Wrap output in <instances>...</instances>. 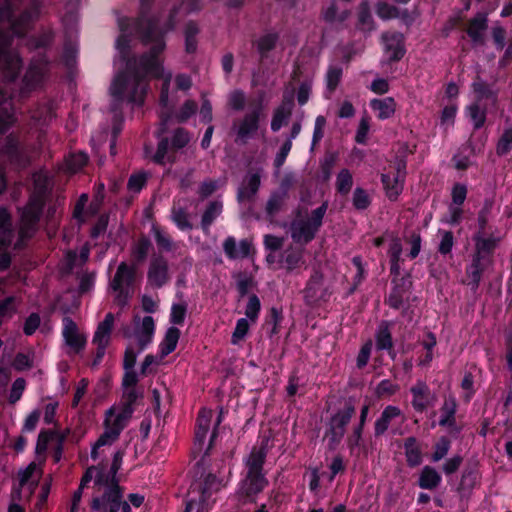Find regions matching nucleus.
Masks as SVG:
<instances>
[{
  "label": "nucleus",
  "mask_w": 512,
  "mask_h": 512,
  "mask_svg": "<svg viewBox=\"0 0 512 512\" xmlns=\"http://www.w3.org/2000/svg\"><path fill=\"white\" fill-rule=\"evenodd\" d=\"M221 420L220 414L204 454L191 471L192 481L187 493L184 512H208L212 496L226 486L220 476L224 460L221 459L214 464H208L210 451L218 436L217 426L221 423Z\"/></svg>",
  "instance_id": "1"
},
{
  "label": "nucleus",
  "mask_w": 512,
  "mask_h": 512,
  "mask_svg": "<svg viewBox=\"0 0 512 512\" xmlns=\"http://www.w3.org/2000/svg\"><path fill=\"white\" fill-rule=\"evenodd\" d=\"M135 19L130 17H118L117 23L120 30V35L116 40V49L119 53V60L124 65L125 72L128 75L133 76V89L129 95V100L134 102H143V94H138V89L140 86L141 75L138 71L137 67V58L131 55V35L133 32L138 35Z\"/></svg>",
  "instance_id": "2"
},
{
  "label": "nucleus",
  "mask_w": 512,
  "mask_h": 512,
  "mask_svg": "<svg viewBox=\"0 0 512 512\" xmlns=\"http://www.w3.org/2000/svg\"><path fill=\"white\" fill-rule=\"evenodd\" d=\"M141 42L144 45H150L147 52L143 53L139 59H137L138 71L141 75L140 86L138 94L143 93V101L145 100L146 87L143 85V80L146 75L154 78H161L164 72V67L159 56L166 49V40L162 39L161 34L155 36L151 32L146 31L145 33L137 32Z\"/></svg>",
  "instance_id": "3"
},
{
  "label": "nucleus",
  "mask_w": 512,
  "mask_h": 512,
  "mask_svg": "<svg viewBox=\"0 0 512 512\" xmlns=\"http://www.w3.org/2000/svg\"><path fill=\"white\" fill-rule=\"evenodd\" d=\"M263 463L243 459V471L237 484L236 494L242 504H256L257 497L269 485Z\"/></svg>",
  "instance_id": "4"
},
{
  "label": "nucleus",
  "mask_w": 512,
  "mask_h": 512,
  "mask_svg": "<svg viewBox=\"0 0 512 512\" xmlns=\"http://www.w3.org/2000/svg\"><path fill=\"white\" fill-rule=\"evenodd\" d=\"M153 2L154 0H140L139 13L135 21L136 30L142 33L149 31L155 36L161 34L162 39L166 40V35L176 28L180 6L174 5L169 11L167 20L161 25L160 17L151 15Z\"/></svg>",
  "instance_id": "5"
},
{
  "label": "nucleus",
  "mask_w": 512,
  "mask_h": 512,
  "mask_svg": "<svg viewBox=\"0 0 512 512\" xmlns=\"http://www.w3.org/2000/svg\"><path fill=\"white\" fill-rule=\"evenodd\" d=\"M46 206L43 192L32 193L23 207H18L19 238L22 241L30 240L39 229V224Z\"/></svg>",
  "instance_id": "6"
},
{
  "label": "nucleus",
  "mask_w": 512,
  "mask_h": 512,
  "mask_svg": "<svg viewBox=\"0 0 512 512\" xmlns=\"http://www.w3.org/2000/svg\"><path fill=\"white\" fill-rule=\"evenodd\" d=\"M356 413L354 400L349 398L342 408L337 409L326 421L324 439L327 440V448L330 451L337 449L341 443L347 426Z\"/></svg>",
  "instance_id": "7"
},
{
  "label": "nucleus",
  "mask_w": 512,
  "mask_h": 512,
  "mask_svg": "<svg viewBox=\"0 0 512 512\" xmlns=\"http://www.w3.org/2000/svg\"><path fill=\"white\" fill-rule=\"evenodd\" d=\"M328 209V202L324 201L319 207L312 210L306 220H294L290 226L291 238L295 243H310L323 225V219Z\"/></svg>",
  "instance_id": "8"
},
{
  "label": "nucleus",
  "mask_w": 512,
  "mask_h": 512,
  "mask_svg": "<svg viewBox=\"0 0 512 512\" xmlns=\"http://www.w3.org/2000/svg\"><path fill=\"white\" fill-rule=\"evenodd\" d=\"M136 277V267L121 262L116 273L109 283L110 288L115 292L114 302L121 308L128 305L134 294V281Z\"/></svg>",
  "instance_id": "9"
},
{
  "label": "nucleus",
  "mask_w": 512,
  "mask_h": 512,
  "mask_svg": "<svg viewBox=\"0 0 512 512\" xmlns=\"http://www.w3.org/2000/svg\"><path fill=\"white\" fill-rule=\"evenodd\" d=\"M12 43L13 37L8 31L0 28V67L9 82H14L19 77L23 66L21 56L10 50Z\"/></svg>",
  "instance_id": "10"
},
{
  "label": "nucleus",
  "mask_w": 512,
  "mask_h": 512,
  "mask_svg": "<svg viewBox=\"0 0 512 512\" xmlns=\"http://www.w3.org/2000/svg\"><path fill=\"white\" fill-rule=\"evenodd\" d=\"M133 89V76L128 75L125 71H119L110 86V94L112 96L111 111L114 113L115 118L121 112V105L126 100L129 103L138 106L143 105L144 102H134L129 100V95Z\"/></svg>",
  "instance_id": "11"
},
{
  "label": "nucleus",
  "mask_w": 512,
  "mask_h": 512,
  "mask_svg": "<svg viewBox=\"0 0 512 512\" xmlns=\"http://www.w3.org/2000/svg\"><path fill=\"white\" fill-rule=\"evenodd\" d=\"M381 43L386 55V58L382 60V64L392 65L399 62L407 52L405 35L399 31L383 32Z\"/></svg>",
  "instance_id": "12"
},
{
  "label": "nucleus",
  "mask_w": 512,
  "mask_h": 512,
  "mask_svg": "<svg viewBox=\"0 0 512 512\" xmlns=\"http://www.w3.org/2000/svg\"><path fill=\"white\" fill-rule=\"evenodd\" d=\"M263 105L262 98H260L254 105L253 109L246 113L243 118L239 121L236 128V142L245 144L253 137L258 131L260 126V119L262 116Z\"/></svg>",
  "instance_id": "13"
},
{
  "label": "nucleus",
  "mask_w": 512,
  "mask_h": 512,
  "mask_svg": "<svg viewBox=\"0 0 512 512\" xmlns=\"http://www.w3.org/2000/svg\"><path fill=\"white\" fill-rule=\"evenodd\" d=\"M1 153L16 168H26L30 164V157L26 147L20 142L18 135L15 133H10L6 136L1 146Z\"/></svg>",
  "instance_id": "14"
},
{
  "label": "nucleus",
  "mask_w": 512,
  "mask_h": 512,
  "mask_svg": "<svg viewBox=\"0 0 512 512\" xmlns=\"http://www.w3.org/2000/svg\"><path fill=\"white\" fill-rule=\"evenodd\" d=\"M49 65L50 60L46 53H39L35 56L23 76L24 88L32 91L40 86L49 70Z\"/></svg>",
  "instance_id": "15"
},
{
  "label": "nucleus",
  "mask_w": 512,
  "mask_h": 512,
  "mask_svg": "<svg viewBox=\"0 0 512 512\" xmlns=\"http://www.w3.org/2000/svg\"><path fill=\"white\" fill-rule=\"evenodd\" d=\"M38 9L36 7L26 8L17 16L15 13L9 23V34L12 37L23 38L33 27L34 21L38 17Z\"/></svg>",
  "instance_id": "16"
},
{
  "label": "nucleus",
  "mask_w": 512,
  "mask_h": 512,
  "mask_svg": "<svg viewBox=\"0 0 512 512\" xmlns=\"http://www.w3.org/2000/svg\"><path fill=\"white\" fill-rule=\"evenodd\" d=\"M124 496V488L104 489L100 496H94L90 508L95 512H116L119 501Z\"/></svg>",
  "instance_id": "17"
},
{
  "label": "nucleus",
  "mask_w": 512,
  "mask_h": 512,
  "mask_svg": "<svg viewBox=\"0 0 512 512\" xmlns=\"http://www.w3.org/2000/svg\"><path fill=\"white\" fill-rule=\"evenodd\" d=\"M170 279L168 261L162 255L153 256L147 272L148 283L154 288H162Z\"/></svg>",
  "instance_id": "18"
},
{
  "label": "nucleus",
  "mask_w": 512,
  "mask_h": 512,
  "mask_svg": "<svg viewBox=\"0 0 512 512\" xmlns=\"http://www.w3.org/2000/svg\"><path fill=\"white\" fill-rule=\"evenodd\" d=\"M409 391L412 395L411 405L417 413H423L433 406L435 396L425 381L418 380Z\"/></svg>",
  "instance_id": "19"
},
{
  "label": "nucleus",
  "mask_w": 512,
  "mask_h": 512,
  "mask_svg": "<svg viewBox=\"0 0 512 512\" xmlns=\"http://www.w3.org/2000/svg\"><path fill=\"white\" fill-rule=\"evenodd\" d=\"M458 409V402L456 397L450 393L445 395L443 403L440 407L439 426L448 428L451 432L459 433L461 428L456 423V413Z\"/></svg>",
  "instance_id": "20"
},
{
  "label": "nucleus",
  "mask_w": 512,
  "mask_h": 512,
  "mask_svg": "<svg viewBox=\"0 0 512 512\" xmlns=\"http://www.w3.org/2000/svg\"><path fill=\"white\" fill-rule=\"evenodd\" d=\"M63 326L62 335L65 343L74 353H80L86 346V337L78 333V327L70 317L66 316L63 318Z\"/></svg>",
  "instance_id": "21"
},
{
  "label": "nucleus",
  "mask_w": 512,
  "mask_h": 512,
  "mask_svg": "<svg viewBox=\"0 0 512 512\" xmlns=\"http://www.w3.org/2000/svg\"><path fill=\"white\" fill-rule=\"evenodd\" d=\"M394 284L390 290L386 300L390 308L399 310L403 307L405 296L412 287V282L409 280V275L402 276L397 280H392Z\"/></svg>",
  "instance_id": "22"
},
{
  "label": "nucleus",
  "mask_w": 512,
  "mask_h": 512,
  "mask_svg": "<svg viewBox=\"0 0 512 512\" xmlns=\"http://www.w3.org/2000/svg\"><path fill=\"white\" fill-rule=\"evenodd\" d=\"M132 415L120 409L116 414V408L110 407L105 413L104 428L111 431V434L118 437L127 426Z\"/></svg>",
  "instance_id": "23"
},
{
  "label": "nucleus",
  "mask_w": 512,
  "mask_h": 512,
  "mask_svg": "<svg viewBox=\"0 0 512 512\" xmlns=\"http://www.w3.org/2000/svg\"><path fill=\"white\" fill-rule=\"evenodd\" d=\"M488 28V17L484 12H478L473 18L469 20L466 29L467 35L475 45H484L485 37L484 32Z\"/></svg>",
  "instance_id": "24"
},
{
  "label": "nucleus",
  "mask_w": 512,
  "mask_h": 512,
  "mask_svg": "<svg viewBox=\"0 0 512 512\" xmlns=\"http://www.w3.org/2000/svg\"><path fill=\"white\" fill-rule=\"evenodd\" d=\"M471 89L474 93L475 101L479 104H484L483 101H489L492 105L498 102V89H495L492 84L477 77L471 84Z\"/></svg>",
  "instance_id": "25"
},
{
  "label": "nucleus",
  "mask_w": 512,
  "mask_h": 512,
  "mask_svg": "<svg viewBox=\"0 0 512 512\" xmlns=\"http://www.w3.org/2000/svg\"><path fill=\"white\" fill-rule=\"evenodd\" d=\"M223 250L226 257L230 260L249 257L252 250V243L247 239H242L237 248L236 239L228 236L223 242Z\"/></svg>",
  "instance_id": "26"
},
{
  "label": "nucleus",
  "mask_w": 512,
  "mask_h": 512,
  "mask_svg": "<svg viewBox=\"0 0 512 512\" xmlns=\"http://www.w3.org/2000/svg\"><path fill=\"white\" fill-rule=\"evenodd\" d=\"M400 416H402V411L399 407L387 405L374 423V436L376 438L383 436L392 421Z\"/></svg>",
  "instance_id": "27"
},
{
  "label": "nucleus",
  "mask_w": 512,
  "mask_h": 512,
  "mask_svg": "<svg viewBox=\"0 0 512 512\" xmlns=\"http://www.w3.org/2000/svg\"><path fill=\"white\" fill-rule=\"evenodd\" d=\"M261 185V177L259 173L250 174L238 188L237 201L243 203L252 201L259 191Z\"/></svg>",
  "instance_id": "28"
},
{
  "label": "nucleus",
  "mask_w": 512,
  "mask_h": 512,
  "mask_svg": "<svg viewBox=\"0 0 512 512\" xmlns=\"http://www.w3.org/2000/svg\"><path fill=\"white\" fill-rule=\"evenodd\" d=\"M403 448L408 467L415 468L422 464L423 453L421 445L416 437L409 436L405 438Z\"/></svg>",
  "instance_id": "29"
},
{
  "label": "nucleus",
  "mask_w": 512,
  "mask_h": 512,
  "mask_svg": "<svg viewBox=\"0 0 512 512\" xmlns=\"http://www.w3.org/2000/svg\"><path fill=\"white\" fill-rule=\"evenodd\" d=\"M473 241L475 242V254L473 257H478L482 261L494 253L499 239L493 235L485 237L484 235L474 234Z\"/></svg>",
  "instance_id": "30"
},
{
  "label": "nucleus",
  "mask_w": 512,
  "mask_h": 512,
  "mask_svg": "<svg viewBox=\"0 0 512 512\" xmlns=\"http://www.w3.org/2000/svg\"><path fill=\"white\" fill-rule=\"evenodd\" d=\"M210 421L211 416L205 410L199 412L195 425L194 452L202 450L210 428Z\"/></svg>",
  "instance_id": "31"
},
{
  "label": "nucleus",
  "mask_w": 512,
  "mask_h": 512,
  "mask_svg": "<svg viewBox=\"0 0 512 512\" xmlns=\"http://www.w3.org/2000/svg\"><path fill=\"white\" fill-rule=\"evenodd\" d=\"M442 482L441 474L432 466L426 465L422 468L417 485L424 490H435Z\"/></svg>",
  "instance_id": "32"
},
{
  "label": "nucleus",
  "mask_w": 512,
  "mask_h": 512,
  "mask_svg": "<svg viewBox=\"0 0 512 512\" xmlns=\"http://www.w3.org/2000/svg\"><path fill=\"white\" fill-rule=\"evenodd\" d=\"M322 284L323 274L319 271H314L304 289V299L307 304L316 303L321 299L320 289Z\"/></svg>",
  "instance_id": "33"
},
{
  "label": "nucleus",
  "mask_w": 512,
  "mask_h": 512,
  "mask_svg": "<svg viewBox=\"0 0 512 512\" xmlns=\"http://www.w3.org/2000/svg\"><path fill=\"white\" fill-rule=\"evenodd\" d=\"M114 320L115 318L113 313L109 312L105 315L104 320L98 324L96 331L93 335V344H103L107 346L109 345Z\"/></svg>",
  "instance_id": "34"
},
{
  "label": "nucleus",
  "mask_w": 512,
  "mask_h": 512,
  "mask_svg": "<svg viewBox=\"0 0 512 512\" xmlns=\"http://www.w3.org/2000/svg\"><path fill=\"white\" fill-rule=\"evenodd\" d=\"M369 105L374 112H377V118L380 120L389 119L396 111V101L393 97L374 98Z\"/></svg>",
  "instance_id": "35"
},
{
  "label": "nucleus",
  "mask_w": 512,
  "mask_h": 512,
  "mask_svg": "<svg viewBox=\"0 0 512 512\" xmlns=\"http://www.w3.org/2000/svg\"><path fill=\"white\" fill-rule=\"evenodd\" d=\"M222 211L223 202L221 200H213L208 203L202 214L200 222V227L204 233H208L210 231L211 225L217 217L221 215Z\"/></svg>",
  "instance_id": "36"
},
{
  "label": "nucleus",
  "mask_w": 512,
  "mask_h": 512,
  "mask_svg": "<svg viewBox=\"0 0 512 512\" xmlns=\"http://www.w3.org/2000/svg\"><path fill=\"white\" fill-rule=\"evenodd\" d=\"M381 183L390 201H396L404 188V181L391 175V173L381 174Z\"/></svg>",
  "instance_id": "37"
},
{
  "label": "nucleus",
  "mask_w": 512,
  "mask_h": 512,
  "mask_svg": "<svg viewBox=\"0 0 512 512\" xmlns=\"http://www.w3.org/2000/svg\"><path fill=\"white\" fill-rule=\"evenodd\" d=\"M394 344L390 324L388 321H381L375 332V347L377 351L392 348Z\"/></svg>",
  "instance_id": "38"
},
{
  "label": "nucleus",
  "mask_w": 512,
  "mask_h": 512,
  "mask_svg": "<svg viewBox=\"0 0 512 512\" xmlns=\"http://www.w3.org/2000/svg\"><path fill=\"white\" fill-rule=\"evenodd\" d=\"M200 28L196 21L189 20L184 27V47L187 54H195L198 48L197 36Z\"/></svg>",
  "instance_id": "39"
},
{
  "label": "nucleus",
  "mask_w": 512,
  "mask_h": 512,
  "mask_svg": "<svg viewBox=\"0 0 512 512\" xmlns=\"http://www.w3.org/2000/svg\"><path fill=\"white\" fill-rule=\"evenodd\" d=\"M180 335V330L175 326L169 327L166 330L165 336L159 344V352L161 357H166L174 352L177 347Z\"/></svg>",
  "instance_id": "40"
},
{
  "label": "nucleus",
  "mask_w": 512,
  "mask_h": 512,
  "mask_svg": "<svg viewBox=\"0 0 512 512\" xmlns=\"http://www.w3.org/2000/svg\"><path fill=\"white\" fill-rule=\"evenodd\" d=\"M158 144L156 152L151 157V160L160 166H164L166 162H169L170 164H173L175 162V156L169 155L168 151L171 146L170 140L168 137H161L158 138Z\"/></svg>",
  "instance_id": "41"
},
{
  "label": "nucleus",
  "mask_w": 512,
  "mask_h": 512,
  "mask_svg": "<svg viewBox=\"0 0 512 512\" xmlns=\"http://www.w3.org/2000/svg\"><path fill=\"white\" fill-rule=\"evenodd\" d=\"M357 28L363 32H371L375 29V22L367 0H363L359 5Z\"/></svg>",
  "instance_id": "42"
},
{
  "label": "nucleus",
  "mask_w": 512,
  "mask_h": 512,
  "mask_svg": "<svg viewBox=\"0 0 512 512\" xmlns=\"http://www.w3.org/2000/svg\"><path fill=\"white\" fill-rule=\"evenodd\" d=\"M484 268L478 257H472L471 264L466 269V274L469 278L467 285L473 292H476L479 288Z\"/></svg>",
  "instance_id": "43"
},
{
  "label": "nucleus",
  "mask_w": 512,
  "mask_h": 512,
  "mask_svg": "<svg viewBox=\"0 0 512 512\" xmlns=\"http://www.w3.org/2000/svg\"><path fill=\"white\" fill-rule=\"evenodd\" d=\"M467 114L473 122L474 129L478 130L482 128L486 122L487 105L479 104V102H473L467 106Z\"/></svg>",
  "instance_id": "44"
},
{
  "label": "nucleus",
  "mask_w": 512,
  "mask_h": 512,
  "mask_svg": "<svg viewBox=\"0 0 512 512\" xmlns=\"http://www.w3.org/2000/svg\"><path fill=\"white\" fill-rule=\"evenodd\" d=\"M280 261L285 264L286 270L291 272L304 263L303 252L298 248L290 246L281 255Z\"/></svg>",
  "instance_id": "45"
},
{
  "label": "nucleus",
  "mask_w": 512,
  "mask_h": 512,
  "mask_svg": "<svg viewBox=\"0 0 512 512\" xmlns=\"http://www.w3.org/2000/svg\"><path fill=\"white\" fill-rule=\"evenodd\" d=\"M278 40L279 34L276 32L264 34L257 40L256 48L261 60L266 59L268 53L275 49Z\"/></svg>",
  "instance_id": "46"
},
{
  "label": "nucleus",
  "mask_w": 512,
  "mask_h": 512,
  "mask_svg": "<svg viewBox=\"0 0 512 512\" xmlns=\"http://www.w3.org/2000/svg\"><path fill=\"white\" fill-rule=\"evenodd\" d=\"M121 479L117 474H112L110 469L95 474L94 485L104 489L124 488L120 485Z\"/></svg>",
  "instance_id": "47"
},
{
  "label": "nucleus",
  "mask_w": 512,
  "mask_h": 512,
  "mask_svg": "<svg viewBox=\"0 0 512 512\" xmlns=\"http://www.w3.org/2000/svg\"><path fill=\"white\" fill-rule=\"evenodd\" d=\"M152 247L150 239L146 236H141L135 245L132 247L131 256L136 264L143 263Z\"/></svg>",
  "instance_id": "48"
},
{
  "label": "nucleus",
  "mask_w": 512,
  "mask_h": 512,
  "mask_svg": "<svg viewBox=\"0 0 512 512\" xmlns=\"http://www.w3.org/2000/svg\"><path fill=\"white\" fill-rule=\"evenodd\" d=\"M171 220L176 225V227L181 231H190L193 229V225L189 220V214L183 207L172 208Z\"/></svg>",
  "instance_id": "49"
},
{
  "label": "nucleus",
  "mask_w": 512,
  "mask_h": 512,
  "mask_svg": "<svg viewBox=\"0 0 512 512\" xmlns=\"http://www.w3.org/2000/svg\"><path fill=\"white\" fill-rule=\"evenodd\" d=\"M151 231L154 234V239L158 249L161 252H170L173 249V241L171 237L157 224H153Z\"/></svg>",
  "instance_id": "50"
},
{
  "label": "nucleus",
  "mask_w": 512,
  "mask_h": 512,
  "mask_svg": "<svg viewBox=\"0 0 512 512\" xmlns=\"http://www.w3.org/2000/svg\"><path fill=\"white\" fill-rule=\"evenodd\" d=\"M269 442V437H263L259 445L253 446L245 458L265 464L270 449Z\"/></svg>",
  "instance_id": "51"
},
{
  "label": "nucleus",
  "mask_w": 512,
  "mask_h": 512,
  "mask_svg": "<svg viewBox=\"0 0 512 512\" xmlns=\"http://www.w3.org/2000/svg\"><path fill=\"white\" fill-rule=\"evenodd\" d=\"M286 198L285 192L273 191L266 203L265 211L269 217L275 216L282 208Z\"/></svg>",
  "instance_id": "52"
},
{
  "label": "nucleus",
  "mask_w": 512,
  "mask_h": 512,
  "mask_svg": "<svg viewBox=\"0 0 512 512\" xmlns=\"http://www.w3.org/2000/svg\"><path fill=\"white\" fill-rule=\"evenodd\" d=\"M53 35L50 32H43L40 35H32L27 39V47L30 50L46 49L51 46Z\"/></svg>",
  "instance_id": "53"
},
{
  "label": "nucleus",
  "mask_w": 512,
  "mask_h": 512,
  "mask_svg": "<svg viewBox=\"0 0 512 512\" xmlns=\"http://www.w3.org/2000/svg\"><path fill=\"white\" fill-rule=\"evenodd\" d=\"M283 321V313L281 308L271 307L266 318L265 324L271 326L270 337L280 332V325Z\"/></svg>",
  "instance_id": "54"
},
{
  "label": "nucleus",
  "mask_w": 512,
  "mask_h": 512,
  "mask_svg": "<svg viewBox=\"0 0 512 512\" xmlns=\"http://www.w3.org/2000/svg\"><path fill=\"white\" fill-rule=\"evenodd\" d=\"M512 151V125L505 128L496 144V154L506 156Z\"/></svg>",
  "instance_id": "55"
},
{
  "label": "nucleus",
  "mask_w": 512,
  "mask_h": 512,
  "mask_svg": "<svg viewBox=\"0 0 512 512\" xmlns=\"http://www.w3.org/2000/svg\"><path fill=\"white\" fill-rule=\"evenodd\" d=\"M343 75V69L340 65H330L326 72V88L332 93L338 87Z\"/></svg>",
  "instance_id": "56"
},
{
  "label": "nucleus",
  "mask_w": 512,
  "mask_h": 512,
  "mask_svg": "<svg viewBox=\"0 0 512 512\" xmlns=\"http://www.w3.org/2000/svg\"><path fill=\"white\" fill-rule=\"evenodd\" d=\"M353 186V177L351 172L344 168L340 170L336 178V190L341 195H347Z\"/></svg>",
  "instance_id": "57"
},
{
  "label": "nucleus",
  "mask_w": 512,
  "mask_h": 512,
  "mask_svg": "<svg viewBox=\"0 0 512 512\" xmlns=\"http://www.w3.org/2000/svg\"><path fill=\"white\" fill-rule=\"evenodd\" d=\"M450 448L451 440L447 436H441L433 445L432 462L442 460L448 454Z\"/></svg>",
  "instance_id": "58"
},
{
  "label": "nucleus",
  "mask_w": 512,
  "mask_h": 512,
  "mask_svg": "<svg viewBox=\"0 0 512 512\" xmlns=\"http://www.w3.org/2000/svg\"><path fill=\"white\" fill-rule=\"evenodd\" d=\"M371 202V197L365 189L361 187L355 188L352 197V204L356 210H366L371 205Z\"/></svg>",
  "instance_id": "59"
},
{
  "label": "nucleus",
  "mask_w": 512,
  "mask_h": 512,
  "mask_svg": "<svg viewBox=\"0 0 512 512\" xmlns=\"http://www.w3.org/2000/svg\"><path fill=\"white\" fill-rule=\"evenodd\" d=\"M376 14L382 20L398 18L400 9L384 1H379L376 5Z\"/></svg>",
  "instance_id": "60"
},
{
  "label": "nucleus",
  "mask_w": 512,
  "mask_h": 512,
  "mask_svg": "<svg viewBox=\"0 0 512 512\" xmlns=\"http://www.w3.org/2000/svg\"><path fill=\"white\" fill-rule=\"evenodd\" d=\"M187 314V303H173L171 306L170 318L169 321L173 325L182 326L185 321V317Z\"/></svg>",
  "instance_id": "61"
},
{
  "label": "nucleus",
  "mask_w": 512,
  "mask_h": 512,
  "mask_svg": "<svg viewBox=\"0 0 512 512\" xmlns=\"http://www.w3.org/2000/svg\"><path fill=\"white\" fill-rule=\"evenodd\" d=\"M261 311V302L256 294H251L248 297V302L245 308L246 318L252 322H256Z\"/></svg>",
  "instance_id": "62"
},
{
  "label": "nucleus",
  "mask_w": 512,
  "mask_h": 512,
  "mask_svg": "<svg viewBox=\"0 0 512 512\" xmlns=\"http://www.w3.org/2000/svg\"><path fill=\"white\" fill-rule=\"evenodd\" d=\"M190 138L188 131L182 127L176 128L173 132V136L171 139V149L173 151H178L189 143Z\"/></svg>",
  "instance_id": "63"
},
{
  "label": "nucleus",
  "mask_w": 512,
  "mask_h": 512,
  "mask_svg": "<svg viewBox=\"0 0 512 512\" xmlns=\"http://www.w3.org/2000/svg\"><path fill=\"white\" fill-rule=\"evenodd\" d=\"M236 278V288L239 298H243L248 294L249 290L256 285V283L252 276L245 273H239Z\"/></svg>",
  "instance_id": "64"
}]
</instances>
